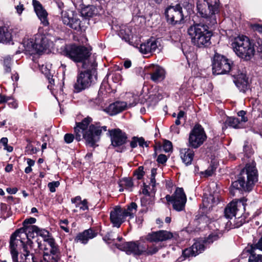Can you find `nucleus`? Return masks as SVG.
<instances>
[{"label":"nucleus","mask_w":262,"mask_h":262,"mask_svg":"<svg viewBox=\"0 0 262 262\" xmlns=\"http://www.w3.org/2000/svg\"><path fill=\"white\" fill-rule=\"evenodd\" d=\"M37 235V227L34 225H30L26 228H22L16 231L11 236L10 241V251L12 260H15L18 258V246H23V252L24 253V247H27V250H29V247L31 251L34 250L35 252H39L37 249H35L36 245L39 250H43L46 246H43L38 239L34 243L31 240V238H34Z\"/></svg>","instance_id":"f257e3e1"},{"label":"nucleus","mask_w":262,"mask_h":262,"mask_svg":"<svg viewBox=\"0 0 262 262\" xmlns=\"http://www.w3.org/2000/svg\"><path fill=\"white\" fill-rule=\"evenodd\" d=\"M92 121V119L88 117L81 122L77 123L74 127L75 139L78 141L84 139L90 146H93L99 140L102 131L107 130V126H101L99 122L90 125Z\"/></svg>","instance_id":"f03ea898"},{"label":"nucleus","mask_w":262,"mask_h":262,"mask_svg":"<svg viewBox=\"0 0 262 262\" xmlns=\"http://www.w3.org/2000/svg\"><path fill=\"white\" fill-rule=\"evenodd\" d=\"M241 174L239 179L232 183V187L236 190L250 191L258 180V172L255 162L253 161L247 163L242 170Z\"/></svg>","instance_id":"7ed1b4c3"},{"label":"nucleus","mask_w":262,"mask_h":262,"mask_svg":"<svg viewBox=\"0 0 262 262\" xmlns=\"http://www.w3.org/2000/svg\"><path fill=\"white\" fill-rule=\"evenodd\" d=\"M197 9L200 15L210 26L217 24L220 16L219 0L199 1Z\"/></svg>","instance_id":"20e7f679"},{"label":"nucleus","mask_w":262,"mask_h":262,"mask_svg":"<svg viewBox=\"0 0 262 262\" xmlns=\"http://www.w3.org/2000/svg\"><path fill=\"white\" fill-rule=\"evenodd\" d=\"M62 53L75 62H82V65L85 63L90 64V61L95 60L90 58L91 53L89 48L74 43L66 45Z\"/></svg>","instance_id":"39448f33"},{"label":"nucleus","mask_w":262,"mask_h":262,"mask_svg":"<svg viewBox=\"0 0 262 262\" xmlns=\"http://www.w3.org/2000/svg\"><path fill=\"white\" fill-rule=\"evenodd\" d=\"M97 64L95 60L90 61V64L86 63L82 65L84 70L80 72L77 77L74 88L76 92H79L91 86L93 76H95Z\"/></svg>","instance_id":"423d86ee"},{"label":"nucleus","mask_w":262,"mask_h":262,"mask_svg":"<svg viewBox=\"0 0 262 262\" xmlns=\"http://www.w3.org/2000/svg\"><path fill=\"white\" fill-rule=\"evenodd\" d=\"M188 33L192 43L199 48L206 47L211 43L212 33L206 26L201 24L191 26L188 29Z\"/></svg>","instance_id":"0eeeda50"},{"label":"nucleus","mask_w":262,"mask_h":262,"mask_svg":"<svg viewBox=\"0 0 262 262\" xmlns=\"http://www.w3.org/2000/svg\"><path fill=\"white\" fill-rule=\"evenodd\" d=\"M137 205L132 202L127 206L126 208H122L120 206H115L110 212V220L113 227L119 228L127 217L128 221L134 217L137 212Z\"/></svg>","instance_id":"6e6552de"},{"label":"nucleus","mask_w":262,"mask_h":262,"mask_svg":"<svg viewBox=\"0 0 262 262\" xmlns=\"http://www.w3.org/2000/svg\"><path fill=\"white\" fill-rule=\"evenodd\" d=\"M232 46L236 54L244 60H248L254 55V46L247 36L242 35L235 38Z\"/></svg>","instance_id":"1a4fd4ad"},{"label":"nucleus","mask_w":262,"mask_h":262,"mask_svg":"<svg viewBox=\"0 0 262 262\" xmlns=\"http://www.w3.org/2000/svg\"><path fill=\"white\" fill-rule=\"evenodd\" d=\"M219 238L220 234L217 232H214L209 234L207 238L203 241H196L191 247L183 251L182 256L178 259L177 262H181L185 258L190 256H195L203 251L205 246L208 244L212 243Z\"/></svg>","instance_id":"9d476101"},{"label":"nucleus","mask_w":262,"mask_h":262,"mask_svg":"<svg viewBox=\"0 0 262 262\" xmlns=\"http://www.w3.org/2000/svg\"><path fill=\"white\" fill-rule=\"evenodd\" d=\"M117 248L125 251L127 254L133 253L135 255L146 254L152 255L156 253L159 250L155 245L148 246L139 242H126L120 244H116Z\"/></svg>","instance_id":"9b49d317"},{"label":"nucleus","mask_w":262,"mask_h":262,"mask_svg":"<svg viewBox=\"0 0 262 262\" xmlns=\"http://www.w3.org/2000/svg\"><path fill=\"white\" fill-rule=\"evenodd\" d=\"M207 138V136L201 125L196 124L189 133L188 146L197 148L201 146Z\"/></svg>","instance_id":"f8f14e48"},{"label":"nucleus","mask_w":262,"mask_h":262,"mask_svg":"<svg viewBox=\"0 0 262 262\" xmlns=\"http://www.w3.org/2000/svg\"><path fill=\"white\" fill-rule=\"evenodd\" d=\"M165 198L167 202L172 205L174 210L177 211L184 210L187 198L182 188H177L172 195H167Z\"/></svg>","instance_id":"ddd939ff"},{"label":"nucleus","mask_w":262,"mask_h":262,"mask_svg":"<svg viewBox=\"0 0 262 262\" xmlns=\"http://www.w3.org/2000/svg\"><path fill=\"white\" fill-rule=\"evenodd\" d=\"M36 41L37 43L38 51L40 52V53L50 48H53L54 43L59 40L53 36L51 33L48 32L41 33V29H39V32L36 35Z\"/></svg>","instance_id":"4468645a"},{"label":"nucleus","mask_w":262,"mask_h":262,"mask_svg":"<svg viewBox=\"0 0 262 262\" xmlns=\"http://www.w3.org/2000/svg\"><path fill=\"white\" fill-rule=\"evenodd\" d=\"M230 61L225 56L219 54L214 55L212 61V72L216 75L225 74L231 70Z\"/></svg>","instance_id":"2eb2a0df"},{"label":"nucleus","mask_w":262,"mask_h":262,"mask_svg":"<svg viewBox=\"0 0 262 262\" xmlns=\"http://www.w3.org/2000/svg\"><path fill=\"white\" fill-rule=\"evenodd\" d=\"M247 199L243 198L236 201L230 203L225 209V216L227 219H232L233 216L241 215L245 210Z\"/></svg>","instance_id":"dca6fc26"},{"label":"nucleus","mask_w":262,"mask_h":262,"mask_svg":"<svg viewBox=\"0 0 262 262\" xmlns=\"http://www.w3.org/2000/svg\"><path fill=\"white\" fill-rule=\"evenodd\" d=\"M165 14L167 21L173 25L180 24L184 19L182 8L180 4L168 7L165 10Z\"/></svg>","instance_id":"f3484780"},{"label":"nucleus","mask_w":262,"mask_h":262,"mask_svg":"<svg viewBox=\"0 0 262 262\" xmlns=\"http://www.w3.org/2000/svg\"><path fill=\"white\" fill-rule=\"evenodd\" d=\"M63 23L72 29L78 30L80 29V20L79 16L71 10L61 11Z\"/></svg>","instance_id":"a211bd4d"},{"label":"nucleus","mask_w":262,"mask_h":262,"mask_svg":"<svg viewBox=\"0 0 262 262\" xmlns=\"http://www.w3.org/2000/svg\"><path fill=\"white\" fill-rule=\"evenodd\" d=\"M108 132L111 137L112 145L113 146H120L126 143L127 139V135L120 129H113L109 130Z\"/></svg>","instance_id":"6ab92c4d"},{"label":"nucleus","mask_w":262,"mask_h":262,"mask_svg":"<svg viewBox=\"0 0 262 262\" xmlns=\"http://www.w3.org/2000/svg\"><path fill=\"white\" fill-rule=\"evenodd\" d=\"M32 4L35 12L40 20L41 24L45 26L49 25V22L48 18V14L46 10L43 8L40 3L37 0H33Z\"/></svg>","instance_id":"aec40b11"},{"label":"nucleus","mask_w":262,"mask_h":262,"mask_svg":"<svg viewBox=\"0 0 262 262\" xmlns=\"http://www.w3.org/2000/svg\"><path fill=\"white\" fill-rule=\"evenodd\" d=\"M172 237L171 233L165 230H160L148 233L146 236L145 239L150 242H159L166 241Z\"/></svg>","instance_id":"412c9836"},{"label":"nucleus","mask_w":262,"mask_h":262,"mask_svg":"<svg viewBox=\"0 0 262 262\" xmlns=\"http://www.w3.org/2000/svg\"><path fill=\"white\" fill-rule=\"evenodd\" d=\"M149 74L150 76V79L152 81L158 83L164 79L165 71L161 67L152 64L149 67Z\"/></svg>","instance_id":"4be33fe9"},{"label":"nucleus","mask_w":262,"mask_h":262,"mask_svg":"<svg viewBox=\"0 0 262 262\" xmlns=\"http://www.w3.org/2000/svg\"><path fill=\"white\" fill-rule=\"evenodd\" d=\"M158 41L153 38L142 43L138 47L139 51L143 54H151L158 48Z\"/></svg>","instance_id":"5701e85b"},{"label":"nucleus","mask_w":262,"mask_h":262,"mask_svg":"<svg viewBox=\"0 0 262 262\" xmlns=\"http://www.w3.org/2000/svg\"><path fill=\"white\" fill-rule=\"evenodd\" d=\"M21 46L24 48L23 50L29 54H40V52L38 51V45L36 43V37L35 40L33 39H27L23 40Z\"/></svg>","instance_id":"b1692460"},{"label":"nucleus","mask_w":262,"mask_h":262,"mask_svg":"<svg viewBox=\"0 0 262 262\" xmlns=\"http://www.w3.org/2000/svg\"><path fill=\"white\" fill-rule=\"evenodd\" d=\"M234 82L241 92H245L248 89L249 83L245 74L241 73L234 76Z\"/></svg>","instance_id":"393cba45"},{"label":"nucleus","mask_w":262,"mask_h":262,"mask_svg":"<svg viewBox=\"0 0 262 262\" xmlns=\"http://www.w3.org/2000/svg\"><path fill=\"white\" fill-rule=\"evenodd\" d=\"M127 108V103L123 101H117L111 104L106 108V112L110 115H115Z\"/></svg>","instance_id":"a878e982"},{"label":"nucleus","mask_w":262,"mask_h":262,"mask_svg":"<svg viewBox=\"0 0 262 262\" xmlns=\"http://www.w3.org/2000/svg\"><path fill=\"white\" fill-rule=\"evenodd\" d=\"M180 156L182 162L186 165L191 164L194 157V151L189 148L180 149Z\"/></svg>","instance_id":"bb28decb"},{"label":"nucleus","mask_w":262,"mask_h":262,"mask_svg":"<svg viewBox=\"0 0 262 262\" xmlns=\"http://www.w3.org/2000/svg\"><path fill=\"white\" fill-rule=\"evenodd\" d=\"M97 233L91 229L86 230L77 236L78 240L82 244H86L90 239L95 237Z\"/></svg>","instance_id":"cd10ccee"},{"label":"nucleus","mask_w":262,"mask_h":262,"mask_svg":"<svg viewBox=\"0 0 262 262\" xmlns=\"http://www.w3.org/2000/svg\"><path fill=\"white\" fill-rule=\"evenodd\" d=\"M242 123L239 120L233 117H227L222 127L223 129H226L228 126L233 128H240L242 126Z\"/></svg>","instance_id":"c85d7f7f"},{"label":"nucleus","mask_w":262,"mask_h":262,"mask_svg":"<svg viewBox=\"0 0 262 262\" xmlns=\"http://www.w3.org/2000/svg\"><path fill=\"white\" fill-rule=\"evenodd\" d=\"M72 203L74 204L76 208H79L80 210L85 211L89 209L88 202L86 199L81 200L80 196H77L71 199Z\"/></svg>","instance_id":"c756f323"},{"label":"nucleus","mask_w":262,"mask_h":262,"mask_svg":"<svg viewBox=\"0 0 262 262\" xmlns=\"http://www.w3.org/2000/svg\"><path fill=\"white\" fill-rule=\"evenodd\" d=\"M12 35L6 27H0V42L8 43L11 40Z\"/></svg>","instance_id":"7c9ffc66"},{"label":"nucleus","mask_w":262,"mask_h":262,"mask_svg":"<svg viewBox=\"0 0 262 262\" xmlns=\"http://www.w3.org/2000/svg\"><path fill=\"white\" fill-rule=\"evenodd\" d=\"M246 253L250 254L249 262H262V255H256L254 254L252 246L245 248L243 252V254H245Z\"/></svg>","instance_id":"2f4dec72"},{"label":"nucleus","mask_w":262,"mask_h":262,"mask_svg":"<svg viewBox=\"0 0 262 262\" xmlns=\"http://www.w3.org/2000/svg\"><path fill=\"white\" fill-rule=\"evenodd\" d=\"M127 108L135 106L139 102V96L137 94L128 93L126 95Z\"/></svg>","instance_id":"473e14b6"},{"label":"nucleus","mask_w":262,"mask_h":262,"mask_svg":"<svg viewBox=\"0 0 262 262\" xmlns=\"http://www.w3.org/2000/svg\"><path fill=\"white\" fill-rule=\"evenodd\" d=\"M119 191L122 192L123 191L124 188L129 191L132 190V188L133 186L132 180L130 178H123L120 180L119 182Z\"/></svg>","instance_id":"72a5a7b5"},{"label":"nucleus","mask_w":262,"mask_h":262,"mask_svg":"<svg viewBox=\"0 0 262 262\" xmlns=\"http://www.w3.org/2000/svg\"><path fill=\"white\" fill-rule=\"evenodd\" d=\"M47 243L50 247L49 252L53 255L52 258H54L53 256H55L58 252V248L55 242L54 239L51 236L47 240L45 241Z\"/></svg>","instance_id":"f704fd0d"},{"label":"nucleus","mask_w":262,"mask_h":262,"mask_svg":"<svg viewBox=\"0 0 262 262\" xmlns=\"http://www.w3.org/2000/svg\"><path fill=\"white\" fill-rule=\"evenodd\" d=\"M131 31L126 25H122L119 31L118 35L123 39L128 41L130 39Z\"/></svg>","instance_id":"c9c22d12"},{"label":"nucleus","mask_w":262,"mask_h":262,"mask_svg":"<svg viewBox=\"0 0 262 262\" xmlns=\"http://www.w3.org/2000/svg\"><path fill=\"white\" fill-rule=\"evenodd\" d=\"M96 11V8L92 5H88L81 9V15L85 17H92L95 14Z\"/></svg>","instance_id":"e433bc0d"},{"label":"nucleus","mask_w":262,"mask_h":262,"mask_svg":"<svg viewBox=\"0 0 262 262\" xmlns=\"http://www.w3.org/2000/svg\"><path fill=\"white\" fill-rule=\"evenodd\" d=\"M237 216H235V217L233 221L234 224L231 228H238L246 222L245 218L243 217L242 214L237 215Z\"/></svg>","instance_id":"4c0bfd02"},{"label":"nucleus","mask_w":262,"mask_h":262,"mask_svg":"<svg viewBox=\"0 0 262 262\" xmlns=\"http://www.w3.org/2000/svg\"><path fill=\"white\" fill-rule=\"evenodd\" d=\"M37 235H39L41 237H42L43 239L44 242L51 236L47 230L45 229H40L38 227Z\"/></svg>","instance_id":"58836bf2"},{"label":"nucleus","mask_w":262,"mask_h":262,"mask_svg":"<svg viewBox=\"0 0 262 262\" xmlns=\"http://www.w3.org/2000/svg\"><path fill=\"white\" fill-rule=\"evenodd\" d=\"M11 58L10 57L7 56L4 58V66L5 67V70L6 72H9L11 71Z\"/></svg>","instance_id":"ea45409f"},{"label":"nucleus","mask_w":262,"mask_h":262,"mask_svg":"<svg viewBox=\"0 0 262 262\" xmlns=\"http://www.w3.org/2000/svg\"><path fill=\"white\" fill-rule=\"evenodd\" d=\"M103 239L106 243L110 244L115 240V238L112 232H108L103 236Z\"/></svg>","instance_id":"a19ab883"},{"label":"nucleus","mask_w":262,"mask_h":262,"mask_svg":"<svg viewBox=\"0 0 262 262\" xmlns=\"http://www.w3.org/2000/svg\"><path fill=\"white\" fill-rule=\"evenodd\" d=\"M59 185V182L58 181H53L50 182L48 184L50 191L51 192H54L56 191V188L58 187Z\"/></svg>","instance_id":"79ce46f5"},{"label":"nucleus","mask_w":262,"mask_h":262,"mask_svg":"<svg viewBox=\"0 0 262 262\" xmlns=\"http://www.w3.org/2000/svg\"><path fill=\"white\" fill-rule=\"evenodd\" d=\"M68 221L67 219L61 220L59 222L60 228L63 230L65 232L68 233L69 232V228L68 227Z\"/></svg>","instance_id":"37998d69"},{"label":"nucleus","mask_w":262,"mask_h":262,"mask_svg":"<svg viewBox=\"0 0 262 262\" xmlns=\"http://www.w3.org/2000/svg\"><path fill=\"white\" fill-rule=\"evenodd\" d=\"M36 219L34 217H30L29 219H26L23 222V228H26L30 225H32V224H34L36 222Z\"/></svg>","instance_id":"c03bdc74"},{"label":"nucleus","mask_w":262,"mask_h":262,"mask_svg":"<svg viewBox=\"0 0 262 262\" xmlns=\"http://www.w3.org/2000/svg\"><path fill=\"white\" fill-rule=\"evenodd\" d=\"M156 174V169L152 168L151 170L150 185L152 186L153 188L156 186V179H155Z\"/></svg>","instance_id":"a18cd8bd"},{"label":"nucleus","mask_w":262,"mask_h":262,"mask_svg":"<svg viewBox=\"0 0 262 262\" xmlns=\"http://www.w3.org/2000/svg\"><path fill=\"white\" fill-rule=\"evenodd\" d=\"M163 148L166 152H169L172 150V143L169 141H165L163 145Z\"/></svg>","instance_id":"49530a36"},{"label":"nucleus","mask_w":262,"mask_h":262,"mask_svg":"<svg viewBox=\"0 0 262 262\" xmlns=\"http://www.w3.org/2000/svg\"><path fill=\"white\" fill-rule=\"evenodd\" d=\"M135 175L137 176V178L139 180L142 179L144 175L143 168L142 166L138 167L137 170L135 172Z\"/></svg>","instance_id":"de8ad7c7"},{"label":"nucleus","mask_w":262,"mask_h":262,"mask_svg":"<svg viewBox=\"0 0 262 262\" xmlns=\"http://www.w3.org/2000/svg\"><path fill=\"white\" fill-rule=\"evenodd\" d=\"M74 138V136L71 134H66L64 137V141L68 143H71L73 142Z\"/></svg>","instance_id":"09e8293b"},{"label":"nucleus","mask_w":262,"mask_h":262,"mask_svg":"<svg viewBox=\"0 0 262 262\" xmlns=\"http://www.w3.org/2000/svg\"><path fill=\"white\" fill-rule=\"evenodd\" d=\"M5 99L6 100V101H9L8 105H9V106L10 107L13 108H16L17 107V103L13 99H11V98L6 99V98L5 97Z\"/></svg>","instance_id":"8fccbe9b"},{"label":"nucleus","mask_w":262,"mask_h":262,"mask_svg":"<svg viewBox=\"0 0 262 262\" xmlns=\"http://www.w3.org/2000/svg\"><path fill=\"white\" fill-rule=\"evenodd\" d=\"M251 27L253 30L262 33V25L258 24H251Z\"/></svg>","instance_id":"3c124183"},{"label":"nucleus","mask_w":262,"mask_h":262,"mask_svg":"<svg viewBox=\"0 0 262 262\" xmlns=\"http://www.w3.org/2000/svg\"><path fill=\"white\" fill-rule=\"evenodd\" d=\"M237 115L239 117H241L240 122L242 123L243 122H246L247 121L248 119L246 117H245L246 112L244 111H241L238 113Z\"/></svg>","instance_id":"603ef678"},{"label":"nucleus","mask_w":262,"mask_h":262,"mask_svg":"<svg viewBox=\"0 0 262 262\" xmlns=\"http://www.w3.org/2000/svg\"><path fill=\"white\" fill-rule=\"evenodd\" d=\"M167 160V158L166 155L163 154H160L158 156L157 158V162L159 163L164 164Z\"/></svg>","instance_id":"864d4df0"},{"label":"nucleus","mask_w":262,"mask_h":262,"mask_svg":"<svg viewBox=\"0 0 262 262\" xmlns=\"http://www.w3.org/2000/svg\"><path fill=\"white\" fill-rule=\"evenodd\" d=\"M138 145L141 146V147H143L144 146H145V147H147L148 146V144L145 141V140L144 139V138L143 137H138Z\"/></svg>","instance_id":"5fc2aeb1"},{"label":"nucleus","mask_w":262,"mask_h":262,"mask_svg":"<svg viewBox=\"0 0 262 262\" xmlns=\"http://www.w3.org/2000/svg\"><path fill=\"white\" fill-rule=\"evenodd\" d=\"M113 80L116 82H119L122 79V76L119 73H115L112 76Z\"/></svg>","instance_id":"6e6d98bb"},{"label":"nucleus","mask_w":262,"mask_h":262,"mask_svg":"<svg viewBox=\"0 0 262 262\" xmlns=\"http://www.w3.org/2000/svg\"><path fill=\"white\" fill-rule=\"evenodd\" d=\"M214 172V170L212 168H209L206 170L204 172H202V174H204V176L208 177L212 176Z\"/></svg>","instance_id":"4d7b16f0"},{"label":"nucleus","mask_w":262,"mask_h":262,"mask_svg":"<svg viewBox=\"0 0 262 262\" xmlns=\"http://www.w3.org/2000/svg\"><path fill=\"white\" fill-rule=\"evenodd\" d=\"M138 137H134L132 138V141L130 143V147L133 148L136 147L138 144Z\"/></svg>","instance_id":"13d9d810"},{"label":"nucleus","mask_w":262,"mask_h":262,"mask_svg":"<svg viewBox=\"0 0 262 262\" xmlns=\"http://www.w3.org/2000/svg\"><path fill=\"white\" fill-rule=\"evenodd\" d=\"M15 9L16 10L17 13L19 15H20L24 10V5L19 3V5L15 6Z\"/></svg>","instance_id":"bf43d9fd"},{"label":"nucleus","mask_w":262,"mask_h":262,"mask_svg":"<svg viewBox=\"0 0 262 262\" xmlns=\"http://www.w3.org/2000/svg\"><path fill=\"white\" fill-rule=\"evenodd\" d=\"M7 192L9 194H15L17 191V189L16 188H7L6 189Z\"/></svg>","instance_id":"052dcab7"},{"label":"nucleus","mask_w":262,"mask_h":262,"mask_svg":"<svg viewBox=\"0 0 262 262\" xmlns=\"http://www.w3.org/2000/svg\"><path fill=\"white\" fill-rule=\"evenodd\" d=\"M147 187V186H145L142 189V193L146 195H149V192L148 190Z\"/></svg>","instance_id":"680f3d73"},{"label":"nucleus","mask_w":262,"mask_h":262,"mask_svg":"<svg viewBox=\"0 0 262 262\" xmlns=\"http://www.w3.org/2000/svg\"><path fill=\"white\" fill-rule=\"evenodd\" d=\"M12 168H13V166H12V164H8V165L6 166V167H5V171H6V172H10V171H12Z\"/></svg>","instance_id":"e2e57ef3"},{"label":"nucleus","mask_w":262,"mask_h":262,"mask_svg":"<svg viewBox=\"0 0 262 262\" xmlns=\"http://www.w3.org/2000/svg\"><path fill=\"white\" fill-rule=\"evenodd\" d=\"M1 142L4 147L8 145V139L7 138H2Z\"/></svg>","instance_id":"0e129e2a"},{"label":"nucleus","mask_w":262,"mask_h":262,"mask_svg":"<svg viewBox=\"0 0 262 262\" xmlns=\"http://www.w3.org/2000/svg\"><path fill=\"white\" fill-rule=\"evenodd\" d=\"M27 164H28V166H33L35 164V161L31 159H27Z\"/></svg>","instance_id":"69168bd1"},{"label":"nucleus","mask_w":262,"mask_h":262,"mask_svg":"<svg viewBox=\"0 0 262 262\" xmlns=\"http://www.w3.org/2000/svg\"><path fill=\"white\" fill-rule=\"evenodd\" d=\"M131 62L129 60H126L124 62V66L125 68H129L131 66Z\"/></svg>","instance_id":"338daca9"},{"label":"nucleus","mask_w":262,"mask_h":262,"mask_svg":"<svg viewBox=\"0 0 262 262\" xmlns=\"http://www.w3.org/2000/svg\"><path fill=\"white\" fill-rule=\"evenodd\" d=\"M4 149L6 150L8 152H12L13 151V148L11 146L6 145L4 147Z\"/></svg>","instance_id":"774afa93"}]
</instances>
